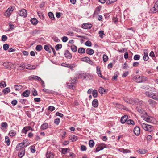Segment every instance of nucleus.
Instances as JSON below:
<instances>
[{"instance_id": "40", "label": "nucleus", "mask_w": 158, "mask_h": 158, "mask_svg": "<svg viewBox=\"0 0 158 158\" xmlns=\"http://www.w3.org/2000/svg\"><path fill=\"white\" fill-rule=\"evenodd\" d=\"M89 144L90 148H92L94 145V142L93 140H91L89 141Z\"/></svg>"}, {"instance_id": "23", "label": "nucleus", "mask_w": 158, "mask_h": 158, "mask_svg": "<svg viewBox=\"0 0 158 158\" xmlns=\"http://www.w3.org/2000/svg\"><path fill=\"white\" fill-rule=\"evenodd\" d=\"M92 105L94 107H97L98 105V100L96 99H94L92 102Z\"/></svg>"}, {"instance_id": "4", "label": "nucleus", "mask_w": 158, "mask_h": 158, "mask_svg": "<svg viewBox=\"0 0 158 158\" xmlns=\"http://www.w3.org/2000/svg\"><path fill=\"white\" fill-rule=\"evenodd\" d=\"M145 94L147 96L152 98L154 99L158 100V95H156L155 93L151 92L146 91L145 93Z\"/></svg>"}, {"instance_id": "6", "label": "nucleus", "mask_w": 158, "mask_h": 158, "mask_svg": "<svg viewBox=\"0 0 158 158\" xmlns=\"http://www.w3.org/2000/svg\"><path fill=\"white\" fill-rule=\"evenodd\" d=\"M97 147L96 148V152H98L100 150H102L105 148L106 147L105 144L101 143L98 144L97 145Z\"/></svg>"}, {"instance_id": "52", "label": "nucleus", "mask_w": 158, "mask_h": 158, "mask_svg": "<svg viewBox=\"0 0 158 158\" xmlns=\"http://www.w3.org/2000/svg\"><path fill=\"white\" fill-rule=\"evenodd\" d=\"M118 72H116L114 73V75L113 77L112 78V80H116L117 79V77H118Z\"/></svg>"}, {"instance_id": "35", "label": "nucleus", "mask_w": 158, "mask_h": 158, "mask_svg": "<svg viewBox=\"0 0 158 158\" xmlns=\"http://www.w3.org/2000/svg\"><path fill=\"white\" fill-rule=\"evenodd\" d=\"M48 15L50 18L52 20H54L55 17L53 14L52 12H50L48 13Z\"/></svg>"}, {"instance_id": "39", "label": "nucleus", "mask_w": 158, "mask_h": 158, "mask_svg": "<svg viewBox=\"0 0 158 158\" xmlns=\"http://www.w3.org/2000/svg\"><path fill=\"white\" fill-rule=\"evenodd\" d=\"M71 49L73 52H76L77 51V47L74 45H72L71 47Z\"/></svg>"}, {"instance_id": "55", "label": "nucleus", "mask_w": 158, "mask_h": 158, "mask_svg": "<svg viewBox=\"0 0 158 158\" xmlns=\"http://www.w3.org/2000/svg\"><path fill=\"white\" fill-rule=\"evenodd\" d=\"M7 126V123L6 122H3L2 123V126L3 127V129H6V127Z\"/></svg>"}, {"instance_id": "54", "label": "nucleus", "mask_w": 158, "mask_h": 158, "mask_svg": "<svg viewBox=\"0 0 158 158\" xmlns=\"http://www.w3.org/2000/svg\"><path fill=\"white\" fill-rule=\"evenodd\" d=\"M85 44L86 46L91 47L92 45V43L90 41H87L85 43Z\"/></svg>"}, {"instance_id": "27", "label": "nucleus", "mask_w": 158, "mask_h": 158, "mask_svg": "<svg viewBox=\"0 0 158 158\" xmlns=\"http://www.w3.org/2000/svg\"><path fill=\"white\" fill-rule=\"evenodd\" d=\"M51 47H52L49 45H45L44 46V48L46 51L50 53L51 52Z\"/></svg>"}, {"instance_id": "34", "label": "nucleus", "mask_w": 158, "mask_h": 158, "mask_svg": "<svg viewBox=\"0 0 158 158\" xmlns=\"http://www.w3.org/2000/svg\"><path fill=\"white\" fill-rule=\"evenodd\" d=\"M78 52L79 53L83 54L85 52V50L84 48L81 47L78 49Z\"/></svg>"}, {"instance_id": "41", "label": "nucleus", "mask_w": 158, "mask_h": 158, "mask_svg": "<svg viewBox=\"0 0 158 158\" xmlns=\"http://www.w3.org/2000/svg\"><path fill=\"white\" fill-rule=\"evenodd\" d=\"M10 89L9 88H6L4 89L3 90V92L4 93V94H6L10 92Z\"/></svg>"}, {"instance_id": "16", "label": "nucleus", "mask_w": 158, "mask_h": 158, "mask_svg": "<svg viewBox=\"0 0 158 158\" xmlns=\"http://www.w3.org/2000/svg\"><path fill=\"white\" fill-rule=\"evenodd\" d=\"M92 26L91 24L84 23L82 25V27L84 29H90Z\"/></svg>"}, {"instance_id": "11", "label": "nucleus", "mask_w": 158, "mask_h": 158, "mask_svg": "<svg viewBox=\"0 0 158 158\" xmlns=\"http://www.w3.org/2000/svg\"><path fill=\"white\" fill-rule=\"evenodd\" d=\"M25 149L24 148H21L19 149V152L18 154V156L19 157L22 158L25 154Z\"/></svg>"}, {"instance_id": "18", "label": "nucleus", "mask_w": 158, "mask_h": 158, "mask_svg": "<svg viewBox=\"0 0 158 158\" xmlns=\"http://www.w3.org/2000/svg\"><path fill=\"white\" fill-rule=\"evenodd\" d=\"M83 74H84L83 76L84 79L87 78L89 79H91L93 77V75L89 73H85Z\"/></svg>"}, {"instance_id": "8", "label": "nucleus", "mask_w": 158, "mask_h": 158, "mask_svg": "<svg viewBox=\"0 0 158 158\" xmlns=\"http://www.w3.org/2000/svg\"><path fill=\"white\" fill-rule=\"evenodd\" d=\"M13 11V9L12 7L9 8L5 12V16L7 17L10 16Z\"/></svg>"}, {"instance_id": "49", "label": "nucleus", "mask_w": 158, "mask_h": 158, "mask_svg": "<svg viewBox=\"0 0 158 158\" xmlns=\"http://www.w3.org/2000/svg\"><path fill=\"white\" fill-rule=\"evenodd\" d=\"M103 61L106 62L108 60V57L106 55L104 54L103 56Z\"/></svg>"}, {"instance_id": "59", "label": "nucleus", "mask_w": 158, "mask_h": 158, "mask_svg": "<svg viewBox=\"0 0 158 158\" xmlns=\"http://www.w3.org/2000/svg\"><path fill=\"white\" fill-rule=\"evenodd\" d=\"M87 149L86 147L84 145H82L81 147V151H85Z\"/></svg>"}, {"instance_id": "53", "label": "nucleus", "mask_w": 158, "mask_h": 158, "mask_svg": "<svg viewBox=\"0 0 158 158\" xmlns=\"http://www.w3.org/2000/svg\"><path fill=\"white\" fill-rule=\"evenodd\" d=\"M117 0H107L106 3L108 4H110L112 3L115 2Z\"/></svg>"}, {"instance_id": "29", "label": "nucleus", "mask_w": 158, "mask_h": 158, "mask_svg": "<svg viewBox=\"0 0 158 158\" xmlns=\"http://www.w3.org/2000/svg\"><path fill=\"white\" fill-rule=\"evenodd\" d=\"M94 52V50L90 48H87L86 50L87 54L90 55H93Z\"/></svg>"}, {"instance_id": "61", "label": "nucleus", "mask_w": 158, "mask_h": 158, "mask_svg": "<svg viewBox=\"0 0 158 158\" xmlns=\"http://www.w3.org/2000/svg\"><path fill=\"white\" fill-rule=\"evenodd\" d=\"M60 121V119L59 118H56L54 121V123L57 125L59 124Z\"/></svg>"}, {"instance_id": "25", "label": "nucleus", "mask_w": 158, "mask_h": 158, "mask_svg": "<svg viewBox=\"0 0 158 158\" xmlns=\"http://www.w3.org/2000/svg\"><path fill=\"white\" fill-rule=\"evenodd\" d=\"M97 69V73L98 75L100 77L102 78H104V77L102 75L101 71L100 70V67L98 66H97L96 67Z\"/></svg>"}, {"instance_id": "33", "label": "nucleus", "mask_w": 158, "mask_h": 158, "mask_svg": "<svg viewBox=\"0 0 158 158\" xmlns=\"http://www.w3.org/2000/svg\"><path fill=\"white\" fill-rule=\"evenodd\" d=\"M149 104L151 106H153L155 105L156 102L153 100L149 99L148 101Z\"/></svg>"}, {"instance_id": "50", "label": "nucleus", "mask_w": 158, "mask_h": 158, "mask_svg": "<svg viewBox=\"0 0 158 158\" xmlns=\"http://www.w3.org/2000/svg\"><path fill=\"white\" fill-rule=\"evenodd\" d=\"M62 45L61 44H57L55 47L56 50H58L59 49L61 48Z\"/></svg>"}, {"instance_id": "63", "label": "nucleus", "mask_w": 158, "mask_h": 158, "mask_svg": "<svg viewBox=\"0 0 158 158\" xmlns=\"http://www.w3.org/2000/svg\"><path fill=\"white\" fill-rule=\"evenodd\" d=\"M76 66L75 64H73L71 65L69 64L68 68H70L71 70L73 69V68Z\"/></svg>"}, {"instance_id": "48", "label": "nucleus", "mask_w": 158, "mask_h": 158, "mask_svg": "<svg viewBox=\"0 0 158 158\" xmlns=\"http://www.w3.org/2000/svg\"><path fill=\"white\" fill-rule=\"evenodd\" d=\"M35 49L36 51H40L42 49V47L40 45H38L36 46Z\"/></svg>"}, {"instance_id": "20", "label": "nucleus", "mask_w": 158, "mask_h": 158, "mask_svg": "<svg viewBox=\"0 0 158 158\" xmlns=\"http://www.w3.org/2000/svg\"><path fill=\"white\" fill-rule=\"evenodd\" d=\"M137 110L139 113H143V114H147V113L145 112V110L141 107L137 106L136 107Z\"/></svg>"}, {"instance_id": "51", "label": "nucleus", "mask_w": 158, "mask_h": 158, "mask_svg": "<svg viewBox=\"0 0 158 158\" xmlns=\"http://www.w3.org/2000/svg\"><path fill=\"white\" fill-rule=\"evenodd\" d=\"M6 82L5 81H2L0 82V87H4L6 86Z\"/></svg>"}, {"instance_id": "38", "label": "nucleus", "mask_w": 158, "mask_h": 158, "mask_svg": "<svg viewBox=\"0 0 158 158\" xmlns=\"http://www.w3.org/2000/svg\"><path fill=\"white\" fill-rule=\"evenodd\" d=\"M31 77L32 78V79L35 80H37L38 81H40V80H41V78L39 77L36 76H32Z\"/></svg>"}, {"instance_id": "60", "label": "nucleus", "mask_w": 158, "mask_h": 158, "mask_svg": "<svg viewBox=\"0 0 158 158\" xmlns=\"http://www.w3.org/2000/svg\"><path fill=\"white\" fill-rule=\"evenodd\" d=\"M99 36L101 38L103 37V35H104L103 31L102 30L99 31Z\"/></svg>"}, {"instance_id": "45", "label": "nucleus", "mask_w": 158, "mask_h": 158, "mask_svg": "<svg viewBox=\"0 0 158 158\" xmlns=\"http://www.w3.org/2000/svg\"><path fill=\"white\" fill-rule=\"evenodd\" d=\"M127 123L129 125L131 124L133 125H135L134 122L132 120L129 119L127 120Z\"/></svg>"}, {"instance_id": "2", "label": "nucleus", "mask_w": 158, "mask_h": 158, "mask_svg": "<svg viewBox=\"0 0 158 158\" xmlns=\"http://www.w3.org/2000/svg\"><path fill=\"white\" fill-rule=\"evenodd\" d=\"M147 78L145 76H140L138 75L133 77V80L137 83L144 82L147 80Z\"/></svg>"}, {"instance_id": "36", "label": "nucleus", "mask_w": 158, "mask_h": 158, "mask_svg": "<svg viewBox=\"0 0 158 158\" xmlns=\"http://www.w3.org/2000/svg\"><path fill=\"white\" fill-rule=\"evenodd\" d=\"M11 63L8 62H4L3 64V65L6 68H8V67L10 66L11 65Z\"/></svg>"}, {"instance_id": "58", "label": "nucleus", "mask_w": 158, "mask_h": 158, "mask_svg": "<svg viewBox=\"0 0 158 158\" xmlns=\"http://www.w3.org/2000/svg\"><path fill=\"white\" fill-rule=\"evenodd\" d=\"M140 56L138 55H135L134 57V59L135 60H138L139 59Z\"/></svg>"}, {"instance_id": "7", "label": "nucleus", "mask_w": 158, "mask_h": 158, "mask_svg": "<svg viewBox=\"0 0 158 158\" xmlns=\"http://www.w3.org/2000/svg\"><path fill=\"white\" fill-rule=\"evenodd\" d=\"M151 11L153 13L158 11V0L156 1L154 7L151 9Z\"/></svg>"}, {"instance_id": "62", "label": "nucleus", "mask_w": 158, "mask_h": 158, "mask_svg": "<svg viewBox=\"0 0 158 158\" xmlns=\"http://www.w3.org/2000/svg\"><path fill=\"white\" fill-rule=\"evenodd\" d=\"M7 39V37L5 35H3L2 37V41H6Z\"/></svg>"}, {"instance_id": "10", "label": "nucleus", "mask_w": 158, "mask_h": 158, "mask_svg": "<svg viewBox=\"0 0 158 158\" xmlns=\"http://www.w3.org/2000/svg\"><path fill=\"white\" fill-rule=\"evenodd\" d=\"M19 15L25 17L27 16V12L25 9H23L19 11Z\"/></svg>"}, {"instance_id": "21", "label": "nucleus", "mask_w": 158, "mask_h": 158, "mask_svg": "<svg viewBox=\"0 0 158 158\" xmlns=\"http://www.w3.org/2000/svg\"><path fill=\"white\" fill-rule=\"evenodd\" d=\"M69 139L72 142H74L76 141L78 139L77 136L73 135H71L69 137Z\"/></svg>"}, {"instance_id": "28", "label": "nucleus", "mask_w": 158, "mask_h": 158, "mask_svg": "<svg viewBox=\"0 0 158 158\" xmlns=\"http://www.w3.org/2000/svg\"><path fill=\"white\" fill-rule=\"evenodd\" d=\"M127 116L126 115H124L121 117L120 121L122 123H124L127 120Z\"/></svg>"}, {"instance_id": "31", "label": "nucleus", "mask_w": 158, "mask_h": 158, "mask_svg": "<svg viewBox=\"0 0 158 158\" xmlns=\"http://www.w3.org/2000/svg\"><path fill=\"white\" fill-rule=\"evenodd\" d=\"M118 150L123 153H127L131 152V151L128 149H124L123 148H120L118 149Z\"/></svg>"}, {"instance_id": "37", "label": "nucleus", "mask_w": 158, "mask_h": 158, "mask_svg": "<svg viewBox=\"0 0 158 158\" xmlns=\"http://www.w3.org/2000/svg\"><path fill=\"white\" fill-rule=\"evenodd\" d=\"M138 152L140 154H143L146 153L147 151V150L144 149H139Z\"/></svg>"}, {"instance_id": "43", "label": "nucleus", "mask_w": 158, "mask_h": 158, "mask_svg": "<svg viewBox=\"0 0 158 158\" xmlns=\"http://www.w3.org/2000/svg\"><path fill=\"white\" fill-rule=\"evenodd\" d=\"M9 134L11 136H14L16 134L15 131L14 130H11L9 132Z\"/></svg>"}, {"instance_id": "9", "label": "nucleus", "mask_w": 158, "mask_h": 158, "mask_svg": "<svg viewBox=\"0 0 158 158\" xmlns=\"http://www.w3.org/2000/svg\"><path fill=\"white\" fill-rule=\"evenodd\" d=\"M81 61L87 62L91 65L93 64V62L90 60L89 58L88 57H85L81 59Z\"/></svg>"}, {"instance_id": "5", "label": "nucleus", "mask_w": 158, "mask_h": 158, "mask_svg": "<svg viewBox=\"0 0 158 158\" xmlns=\"http://www.w3.org/2000/svg\"><path fill=\"white\" fill-rule=\"evenodd\" d=\"M141 117L144 120L148 122H151L153 121V118L148 116L147 113L143 114V115L141 116Z\"/></svg>"}, {"instance_id": "30", "label": "nucleus", "mask_w": 158, "mask_h": 158, "mask_svg": "<svg viewBox=\"0 0 158 158\" xmlns=\"http://www.w3.org/2000/svg\"><path fill=\"white\" fill-rule=\"evenodd\" d=\"M48 125L47 123H44L40 127V128L42 130H44L48 128Z\"/></svg>"}, {"instance_id": "17", "label": "nucleus", "mask_w": 158, "mask_h": 158, "mask_svg": "<svg viewBox=\"0 0 158 158\" xmlns=\"http://www.w3.org/2000/svg\"><path fill=\"white\" fill-rule=\"evenodd\" d=\"M144 56H143V59L145 61H147L149 58L148 56V51L147 50L144 49L143 50Z\"/></svg>"}, {"instance_id": "24", "label": "nucleus", "mask_w": 158, "mask_h": 158, "mask_svg": "<svg viewBox=\"0 0 158 158\" xmlns=\"http://www.w3.org/2000/svg\"><path fill=\"white\" fill-rule=\"evenodd\" d=\"M26 64L25 68L28 69H35V65H31L29 64Z\"/></svg>"}, {"instance_id": "47", "label": "nucleus", "mask_w": 158, "mask_h": 158, "mask_svg": "<svg viewBox=\"0 0 158 158\" xmlns=\"http://www.w3.org/2000/svg\"><path fill=\"white\" fill-rule=\"evenodd\" d=\"M92 94L93 97L96 98L97 97L98 92L97 90H94L92 91Z\"/></svg>"}, {"instance_id": "12", "label": "nucleus", "mask_w": 158, "mask_h": 158, "mask_svg": "<svg viewBox=\"0 0 158 158\" xmlns=\"http://www.w3.org/2000/svg\"><path fill=\"white\" fill-rule=\"evenodd\" d=\"M64 54L65 57L68 59H71L72 57V54L68 50H66L64 51Z\"/></svg>"}, {"instance_id": "14", "label": "nucleus", "mask_w": 158, "mask_h": 158, "mask_svg": "<svg viewBox=\"0 0 158 158\" xmlns=\"http://www.w3.org/2000/svg\"><path fill=\"white\" fill-rule=\"evenodd\" d=\"M134 133L137 136L139 135L140 133V129L139 127L136 126L134 129Z\"/></svg>"}, {"instance_id": "13", "label": "nucleus", "mask_w": 158, "mask_h": 158, "mask_svg": "<svg viewBox=\"0 0 158 158\" xmlns=\"http://www.w3.org/2000/svg\"><path fill=\"white\" fill-rule=\"evenodd\" d=\"M25 144V141L24 140L22 142L19 143L16 146V150H19L21 148H24L23 145Z\"/></svg>"}, {"instance_id": "26", "label": "nucleus", "mask_w": 158, "mask_h": 158, "mask_svg": "<svg viewBox=\"0 0 158 158\" xmlns=\"http://www.w3.org/2000/svg\"><path fill=\"white\" fill-rule=\"evenodd\" d=\"M14 89L17 91H19L22 88V86L19 85H16L14 86Z\"/></svg>"}, {"instance_id": "3", "label": "nucleus", "mask_w": 158, "mask_h": 158, "mask_svg": "<svg viewBox=\"0 0 158 158\" xmlns=\"http://www.w3.org/2000/svg\"><path fill=\"white\" fill-rule=\"evenodd\" d=\"M140 124L141 125L142 128L145 131L151 132L154 129L153 127L151 125L142 123H140Z\"/></svg>"}, {"instance_id": "44", "label": "nucleus", "mask_w": 158, "mask_h": 158, "mask_svg": "<svg viewBox=\"0 0 158 158\" xmlns=\"http://www.w3.org/2000/svg\"><path fill=\"white\" fill-rule=\"evenodd\" d=\"M5 138V142L6 143L7 145L9 146L10 144V142L9 137L7 136H6Z\"/></svg>"}, {"instance_id": "15", "label": "nucleus", "mask_w": 158, "mask_h": 158, "mask_svg": "<svg viewBox=\"0 0 158 158\" xmlns=\"http://www.w3.org/2000/svg\"><path fill=\"white\" fill-rule=\"evenodd\" d=\"M46 156V158H55L52 152L49 151L47 152Z\"/></svg>"}, {"instance_id": "64", "label": "nucleus", "mask_w": 158, "mask_h": 158, "mask_svg": "<svg viewBox=\"0 0 158 158\" xmlns=\"http://www.w3.org/2000/svg\"><path fill=\"white\" fill-rule=\"evenodd\" d=\"M152 137L150 135H148L147 137V140L148 141H150L152 139Z\"/></svg>"}, {"instance_id": "57", "label": "nucleus", "mask_w": 158, "mask_h": 158, "mask_svg": "<svg viewBox=\"0 0 158 158\" xmlns=\"http://www.w3.org/2000/svg\"><path fill=\"white\" fill-rule=\"evenodd\" d=\"M128 68V65H127V64L126 63H125L124 64H123L122 66V68L123 69H127Z\"/></svg>"}, {"instance_id": "22", "label": "nucleus", "mask_w": 158, "mask_h": 158, "mask_svg": "<svg viewBox=\"0 0 158 158\" xmlns=\"http://www.w3.org/2000/svg\"><path fill=\"white\" fill-rule=\"evenodd\" d=\"M30 94V91L28 90H26L23 92L22 94L23 96L27 97L29 96Z\"/></svg>"}, {"instance_id": "1", "label": "nucleus", "mask_w": 158, "mask_h": 158, "mask_svg": "<svg viewBox=\"0 0 158 158\" xmlns=\"http://www.w3.org/2000/svg\"><path fill=\"white\" fill-rule=\"evenodd\" d=\"M124 100L125 102L129 104H136L142 105L144 104V102H143L136 98H125L124 99Z\"/></svg>"}, {"instance_id": "32", "label": "nucleus", "mask_w": 158, "mask_h": 158, "mask_svg": "<svg viewBox=\"0 0 158 158\" xmlns=\"http://www.w3.org/2000/svg\"><path fill=\"white\" fill-rule=\"evenodd\" d=\"M31 23L34 25H36L38 23V21L36 18H32L30 20Z\"/></svg>"}, {"instance_id": "46", "label": "nucleus", "mask_w": 158, "mask_h": 158, "mask_svg": "<svg viewBox=\"0 0 158 158\" xmlns=\"http://www.w3.org/2000/svg\"><path fill=\"white\" fill-rule=\"evenodd\" d=\"M68 151H70V149L68 148H62V153L63 154H65Z\"/></svg>"}, {"instance_id": "42", "label": "nucleus", "mask_w": 158, "mask_h": 158, "mask_svg": "<svg viewBox=\"0 0 158 158\" xmlns=\"http://www.w3.org/2000/svg\"><path fill=\"white\" fill-rule=\"evenodd\" d=\"M99 92L101 94H103L104 92H106V90L102 87H100L98 89Z\"/></svg>"}, {"instance_id": "56", "label": "nucleus", "mask_w": 158, "mask_h": 158, "mask_svg": "<svg viewBox=\"0 0 158 158\" xmlns=\"http://www.w3.org/2000/svg\"><path fill=\"white\" fill-rule=\"evenodd\" d=\"M9 48V45L7 44H5L3 45V48L5 50H7Z\"/></svg>"}, {"instance_id": "19", "label": "nucleus", "mask_w": 158, "mask_h": 158, "mask_svg": "<svg viewBox=\"0 0 158 158\" xmlns=\"http://www.w3.org/2000/svg\"><path fill=\"white\" fill-rule=\"evenodd\" d=\"M77 82V79L76 78L73 81L72 83H68L67 84L68 88L70 89H73V84H74Z\"/></svg>"}]
</instances>
